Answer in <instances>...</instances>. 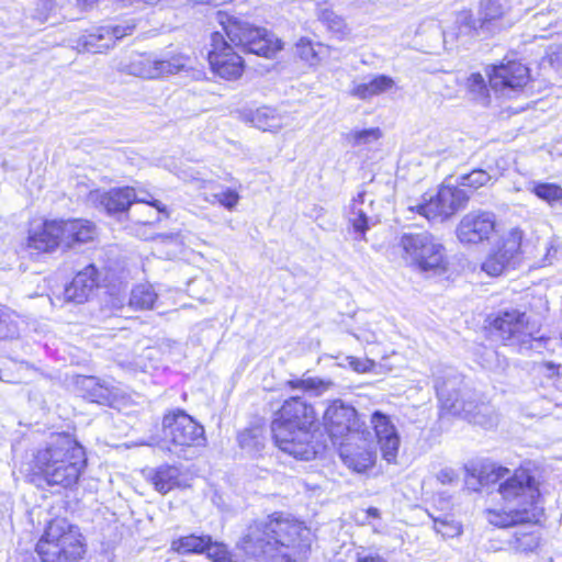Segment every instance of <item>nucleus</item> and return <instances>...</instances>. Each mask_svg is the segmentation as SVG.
<instances>
[{"label":"nucleus","instance_id":"ddd939ff","mask_svg":"<svg viewBox=\"0 0 562 562\" xmlns=\"http://www.w3.org/2000/svg\"><path fill=\"white\" fill-rule=\"evenodd\" d=\"M470 196L458 186L441 184L436 194L424 198V202L409 206L411 211L418 213L428 221L445 220L463 209Z\"/></svg>","mask_w":562,"mask_h":562},{"label":"nucleus","instance_id":"20e7f679","mask_svg":"<svg viewBox=\"0 0 562 562\" xmlns=\"http://www.w3.org/2000/svg\"><path fill=\"white\" fill-rule=\"evenodd\" d=\"M33 467L48 485L71 488L86 470L87 456L72 435L55 432L35 450Z\"/></svg>","mask_w":562,"mask_h":562},{"label":"nucleus","instance_id":"c85d7f7f","mask_svg":"<svg viewBox=\"0 0 562 562\" xmlns=\"http://www.w3.org/2000/svg\"><path fill=\"white\" fill-rule=\"evenodd\" d=\"M526 190L533 193L538 199L550 206L562 204V187L553 182L529 181Z\"/></svg>","mask_w":562,"mask_h":562},{"label":"nucleus","instance_id":"4468645a","mask_svg":"<svg viewBox=\"0 0 562 562\" xmlns=\"http://www.w3.org/2000/svg\"><path fill=\"white\" fill-rule=\"evenodd\" d=\"M487 76L490 88L505 98L520 92L530 79L529 68L517 60L490 66Z\"/></svg>","mask_w":562,"mask_h":562},{"label":"nucleus","instance_id":"2f4dec72","mask_svg":"<svg viewBox=\"0 0 562 562\" xmlns=\"http://www.w3.org/2000/svg\"><path fill=\"white\" fill-rule=\"evenodd\" d=\"M496 180V176L491 175L487 170L477 168L459 176L457 184L475 191L480 188L493 184Z\"/></svg>","mask_w":562,"mask_h":562},{"label":"nucleus","instance_id":"f03ea898","mask_svg":"<svg viewBox=\"0 0 562 562\" xmlns=\"http://www.w3.org/2000/svg\"><path fill=\"white\" fill-rule=\"evenodd\" d=\"M218 21L229 40L218 31L212 34V49L209 61L214 74L226 80L239 78L244 71V60L232 44L241 52L270 58L281 50V41L266 29L256 27L248 22L218 12Z\"/></svg>","mask_w":562,"mask_h":562},{"label":"nucleus","instance_id":"6e6d98bb","mask_svg":"<svg viewBox=\"0 0 562 562\" xmlns=\"http://www.w3.org/2000/svg\"><path fill=\"white\" fill-rule=\"evenodd\" d=\"M78 4L83 9L90 8L97 0H77Z\"/></svg>","mask_w":562,"mask_h":562},{"label":"nucleus","instance_id":"a878e982","mask_svg":"<svg viewBox=\"0 0 562 562\" xmlns=\"http://www.w3.org/2000/svg\"><path fill=\"white\" fill-rule=\"evenodd\" d=\"M147 480L160 494H167L180 485V470L173 465H160L148 471Z\"/></svg>","mask_w":562,"mask_h":562},{"label":"nucleus","instance_id":"c9c22d12","mask_svg":"<svg viewBox=\"0 0 562 562\" xmlns=\"http://www.w3.org/2000/svg\"><path fill=\"white\" fill-rule=\"evenodd\" d=\"M78 383L90 390L89 397L92 402L102 403L109 400L110 392L108 387L99 384L95 378L82 376Z\"/></svg>","mask_w":562,"mask_h":562},{"label":"nucleus","instance_id":"473e14b6","mask_svg":"<svg viewBox=\"0 0 562 562\" xmlns=\"http://www.w3.org/2000/svg\"><path fill=\"white\" fill-rule=\"evenodd\" d=\"M133 203H145L156 209V212L139 222L143 224H153L159 221V213H167L166 206L146 190L134 189Z\"/></svg>","mask_w":562,"mask_h":562},{"label":"nucleus","instance_id":"c756f323","mask_svg":"<svg viewBox=\"0 0 562 562\" xmlns=\"http://www.w3.org/2000/svg\"><path fill=\"white\" fill-rule=\"evenodd\" d=\"M364 193H359L350 204L349 222L352 225L356 233L361 235V239H364L366 232L369 229L370 217L364 209Z\"/></svg>","mask_w":562,"mask_h":562},{"label":"nucleus","instance_id":"4d7b16f0","mask_svg":"<svg viewBox=\"0 0 562 562\" xmlns=\"http://www.w3.org/2000/svg\"><path fill=\"white\" fill-rule=\"evenodd\" d=\"M130 370H131V371H136V370H137V368H136V367L131 366V367H130Z\"/></svg>","mask_w":562,"mask_h":562},{"label":"nucleus","instance_id":"4c0bfd02","mask_svg":"<svg viewBox=\"0 0 562 562\" xmlns=\"http://www.w3.org/2000/svg\"><path fill=\"white\" fill-rule=\"evenodd\" d=\"M18 335L19 328L13 315L0 306V339H12Z\"/></svg>","mask_w":562,"mask_h":562},{"label":"nucleus","instance_id":"dca6fc26","mask_svg":"<svg viewBox=\"0 0 562 562\" xmlns=\"http://www.w3.org/2000/svg\"><path fill=\"white\" fill-rule=\"evenodd\" d=\"M135 23L126 21L117 25H104L81 35L76 41V48L80 53L100 54L112 48L116 41L133 33Z\"/></svg>","mask_w":562,"mask_h":562},{"label":"nucleus","instance_id":"f8f14e48","mask_svg":"<svg viewBox=\"0 0 562 562\" xmlns=\"http://www.w3.org/2000/svg\"><path fill=\"white\" fill-rule=\"evenodd\" d=\"M324 426L333 440H357L367 441L371 431L360 423L357 411L341 401H334L324 413Z\"/></svg>","mask_w":562,"mask_h":562},{"label":"nucleus","instance_id":"3c124183","mask_svg":"<svg viewBox=\"0 0 562 562\" xmlns=\"http://www.w3.org/2000/svg\"><path fill=\"white\" fill-rule=\"evenodd\" d=\"M557 252H558V246L555 245L554 240H551V241L546 246V255H544V257L542 258L541 266H542V267H544V266H550V265H552L553 259H554V258H555V256H557Z\"/></svg>","mask_w":562,"mask_h":562},{"label":"nucleus","instance_id":"8fccbe9b","mask_svg":"<svg viewBox=\"0 0 562 562\" xmlns=\"http://www.w3.org/2000/svg\"><path fill=\"white\" fill-rule=\"evenodd\" d=\"M437 479L442 484H452L458 481V473L451 468H445L438 472Z\"/></svg>","mask_w":562,"mask_h":562},{"label":"nucleus","instance_id":"423d86ee","mask_svg":"<svg viewBox=\"0 0 562 562\" xmlns=\"http://www.w3.org/2000/svg\"><path fill=\"white\" fill-rule=\"evenodd\" d=\"M397 248L405 263L420 272L440 274L447 271L445 246L428 231L403 233L398 237Z\"/></svg>","mask_w":562,"mask_h":562},{"label":"nucleus","instance_id":"7c9ffc66","mask_svg":"<svg viewBox=\"0 0 562 562\" xmlns=\"http://www.w3.org/2000/svg\"><path fill=\"white\" fill-rule=\"evenodd\" d=\"M158 299L153 285L138 284L133 288L130 296V306L134 310H151Z\"/></svg>","mask_w":562,"mask_h":562},{"label":"nucleus","instance_id":"9d476101","mask_svg":"<svg viewBox=\"0 0 562 562\" xmlns=\"http://www.w3.org/2000/svg\"><path fill=\"white\" fill-rule=\"evenodd\" d=\"M164 436L170 446L167 449L183 458L187 449L202 446L205 441L204 428L182 409L166 414L162 419Z\"/></svg>","mask_w":562,"mask_h":562},{"label":"nucleus","instance_id":"393cba45","mask_svg":"<svg viewBox=\"0 0 562 562\" xmlns=\"http://www.w3.org/2000/svg\"><path fill=\"white\" fill-rule=\"evenodd\" d=\"M482 30L479 26V19H474L470 10H462L454 15L453 26L443 31V41L458 40L461 36H472L480 34Z\"/></svg>","mask_w":562,"mask_h":562},{"label":"nucleus","instance_id":"13d9d810","mask_svg":"<svg viewBox=\"0 0 562 562\" xmlns=\"http://www.w3.org/2000/svg\"><path fill=\"white\" fill-rule=\"evenodd\" d=\"M446 531H452V529L449 527H446Z\"/></svg>","mask_w":562,"mask_h":562},{"label":"nucleus","instance_id":"a19ab883","mask_svg":"<svg viewBox=\"0 0 562 562\" xmlns=\"http://www.w3.org/2000/svg\"><path fill=\"white\" fill-rule=\"evenodd\" d=\"M467 87L473 99L486 102L488 89L481 74H472L467 80Z\"/></svg>","mask_w":562,"mask_h":562},{"label":"nucleus","instance_id":"412c9836","mask_svg":"<svg viewBox=\"0 0 562 562\" xmlns=\"http://www.w3.org/2000/svg\"><path fill=\"white\" fill-rule=\"evenodd\" d=\"M98 280L97 268L94 265H88L83 270L79 271L75 276L68 285L65 286V300L76 304L85 303L98 286Z\"/></svg>","mask_w":562,"mask_h":562},{"label":"nucleus","instance_id":"a211bd4d","mask_svg":"<svg viewBox=\"0 0 562 562\" xmlns=\"http://www.w3.org/2000/svg\"><path fill=\"white\" fill-rule=\"evenodd\" d=\"M370 423L383 459L389 463L394 462L398 453L401 438L392 417L381 411H375L371 414Z\"/></svg>","mask_w":562,"mask_h":562},{"label":"nucleus","instance_id":"4be33fe9","mask_svg":"<svg viewBox=\"0 0 562 562\" xmlns=\"http://www.w3.org/2000/svg\"><path fill=\"white\" fill-rule=\"evenodd\" d=\"M394 80L386 75L368 76L361 80H352L349 94L359 100H370L394 87Z\"/></svg>","mask_w":562,"mask_h":562},{"label":"nucleus","instance_id":"864d4df0","mask_svg":"<svg viewBox=\"0 0 562 562\" xmlns=\"http://www.w3.org/2000/svg\"><path fill=\"white\" fill-rule=\"evenodd\" d=\"M548 16V13L540 12L533 15L532 22L535 26H543L544 25H551V21H547L546 18Z\"/></svg>","mask_w":562,"mask_h":562},{"label":"nucleus","instance_id":"6ab92c4d","mask_svg":"<svg viewBox=\"0 0 562 562\" xmlns=\"http://www.w3.org/2000/svg\"><path fill=\"white\" fill-rule=\"evenodd\" d=\"M434 376L437 396L442 405L453 413L465 411L464 406L460 403V387L463 383V378L457 370L451 367L437 368Z\"/></svg>","mask_w":562,"mask_h":562},{"label":"nucleus","instance_id":"37998d69","mask_svg":"<svg viewBox=\"0 0 562 562\" xmlns=\"http://www.w3.org/2000/svg\"><path fill=\"white\" fill-rule=\"evenodd\" d=\"M540 537L536 532L516 533L515 546L520 551L531 552L539 547Z\"/></svg>","mask_w":562,"mask_h":562},{"label":"nucleus","instance_id":"7ed1b4c3","mask_svg":"<svg viewBox=\"0 0 562 562\" xmlns=\"http://www.w3.org/2000/svg\"><path fill=\"white\" fill-rule=\"evenodd\" d=\"M509 472L497 464L486 465L482 471V482L498 483V492L507 505L503 510L486 509V520L498 528L539 522L543 508L539 505L540 493L535 477L526 470H517L510 476Z\"/></svg>","mask_w":562,"mask_h":562},{"label":"nucleus","instance_id":"39448f33","mask_svg":"<svg viewBox=\"0 0 562 562\" xmlns=\"http://www.w3.org/2000/svg\"><path fill=\"white\" fill-rule=\"evenodd\" d=\"M316 414L312 405L299 396L284 401L271 422V432L280 450L301 460H311L316 454L313 443V427Z\"/></svg>","mask_w":562,"mask_h":562},{"label":"nucleus","instance_id":"f704fd0d","mask_svg":"<svg viewBox=\"0 0 562 562\" xmlns=\"http://www.w3.org/2000/svg\"><path fill=\"white\" fill-rule=\"evenodd\" d=\"M288 384L292 389H302L307 392H313L316 395L322 394L324 391H326L331 385V383L329 381H324L319 378H313V376L302 378V379H297V380H291L288 382Z\"/></svg>","mask_w":562,"mask_h":562},{"label":"nucleus","instance_id":"bb28decb","mask_svg":"<svg viewBox=\"0 0 562 562\" xmlns=\"http://www.w3.org/2000/svg\"><path fill=\"white\" fill-rule=\"evenodd\" d=\"M505 9L497 0H481L479 7V26L482 32L494 33L499 30V21Z\"/></svg>","mask_w":562,"mask_h":562},{"label":"nucleus","instance_id":"79ce46f5","mask_svg":"<svg viewBox=\"0 0 562 562\" xmlns=\"http://www.w3.org/2000/svg\"><path fill=\"white\" fill-rule=\"evenodd\" d=\"M239 199L240 196L236 190L224 189L217 193L212 194V200L207 199V201L217 202L225 209L233 210L238 204Z\"/></svg>","mask_w":562,"mask_h":562},{"label":"nucleus","instance_id":"49530a36","mask_svg":"<svg viewBox=\"0 0 562 562\" xmlns=\"http://www.w3.org/2000/svg\"><path fill=\"white\" fill-rule=\"evenodd\" d=\"M347 361L349 367L358 372V373H366L371 371L374 368V361L368 358H356V357H347Z\"/></svg>","mask_w":562,"mask_h":562},{"label":"nucleus","instance_id":"9b49d317","mask_svg":"<svg viewBox=\"0 0 562 562\" xmlns=\"http://www.w3.org/2000/svg\"><path fill=\"white\" fill-rule=\"evenodd\" d=\"M495 335L507 345L520 351L531 350L541 345L543 337H536V326L529 323L525 313L518 310L502 311L492 322Z\"/></svg>","mask_w":562,"mask_h":562},{"label":"nucleus","instance_id":"ea45409f","mask_svg":"<svg viewBox=\"0 0 562 562\" xmlns=\"http://www.w3.org/2000/svg\"><path fill=\"white\" fill-rule=\"evenodd\" d=\"M317 15L333 32L342 33L345 31L346 24L344 19L337 15L330 8L321 5L317 10Z\"/></svg>","mask_w":562,"mask_h":562},{"label":"nucleus","instance_id":"6e6552de","mask_svg":"<svg viewBox=\"0 0 562 562\" xmlns=\"http://www.w3.org/2000/svg\"><path fill=\"white\" fill-rule=\"evenodd\" d=\"M43 562H77L85 553L79 529L66 519H54L36 544Z\"/></svg>","mask_w":562,"mask_h":562},{"label":"nucleus","instance_id":"cd10ccee","mask_svg":"<svg viewBox=\"0 0 562 562\" xmlns=\"http://www.w3.org/2000/svg\"><path fill=\"white\" fill-rule=\"evenodd\" d=\"M207 546H210L209 535L191 533L173 539L170 548L179 554H200L204 553Z\"/></svg>","mask_w":562,"mask_h":562},{"label":"nucleus","instance_id":"72a5a7b5","mask_svg":"<svg viewBox=\"0 0 562 562\" xmlns=\"http://www.w3.org/2000/svg\"><path fill=\"white\" fill-rule=\"evenodd\" d=\"M324 46L319 43L313 44L307 38H301L296 43V54L301 59L307 61L311 65H315L321 60Z\"/></svg>","mask_w":562,"mask_h":562},{"label":"nucleus","instance_id":"603ef678","mask_svg":"<svg viewBox=\"0 0 562 562\" xmlns=\"http://www.w3.org/2000/svg\"><path fill=\"white\" fill-rule=\"evenodd\" d=\"M357 561L358 562H386L379 554L368 553L364 550L357 553Z\"/></svg>","mask_w":562,"mask_h":562},{"label":"nucleus","instance_id":"5fc2aeb1","mask_svg":"<svg viewBox=\"0 0 562 562\" xmlns=\"http://www.w3.org/2000/svg\"><path fill=\"white\" fill-rule=\"evenodd\" d=\"M366 518H379L380 510L375 507H370L364 512Z\"/></svg>","mask_w":562,"mask_h":562},{"label":"nucleus","instance_id":"b1692460","mask_svg":"<svg viewBox=\"0 0 562 562\" xmlns=\"http://www.w3.org/2000/svg\"><path fill=\"white\" fill-rule=\"evenodd\" d=\"M243 117L246 122L262 131L277 132L284 125V117L269 106L245 111Z\"/></svg>","mask_w":562,"mask_h":562},{"label":"nucleus","instance_id":"f3484780","mask_svg":"<svg viewBox=\"0 0 562 562\" xmlns=\"http://www.w3.org/2000/svg\"><path fill=\"white\" fill-rule=\"evenodd\" d=\"M495 228V215L486 211L465 214L457 226V237L462 244H479L490 238Z\"/></svg>","mask_w":562,"mask_h":562},{"label":"nucleus","instance_id":"5701e85b","mask_svg":"<svg viewBox=\"0 0 562 562\" xmlns=\"http://www.w3.org/2000/svg\"><path fill=\"white\" fill-rule=\"evenodd\" d=\"M134 188H113L99 194V203L110 215L126 212L133 204Z\"/></svg>","mask_w":562,"mask_h":562},{"label":"nucleus","instance_id":"aec40b11","mask_svg":"<svg viewBox=\"0 0 562 562\" xmlns=\"http://www.w3.org/2000/svg\"><path fill=\"white\" fill-rule=\"evenodd\" d=\"M372 436L364 441L363 439L341 441L339 456L342 462L356 472H364L374 463L375 454L369 448Z\"/></svg>","mask_w":562,"mask_h":562},{"label":"nucleus","instance_id":"09e8293b","mask_svg":"<svg viewBox=\"0 0 562 562\" xmlns=\"http://www.w3.org/2000/svg\"><path fill=\"white\" fill-rule=\"evenodd\" d=\"M353 336L359 340L366 344H375L378 342V335L373 328L361 327L358 329V333L353 334Z\"/></svg>","mask_w":562,"mask_h":562},{"label":"nucleus","instance_id":"f257e3e1","mask_svg":"<svg viewBox=\"0 0 562 562\" xmlns=\"http://www.w3.org/2000/svg\"><path fill=\"white\" fill-rule=\"evenodd\" d=\"M313 533L290 515L274 513L250 524L238 546L262 562H303Z\"/></svg>","mask_w":562,"mask_h":562},{"label":"nucleus","instance_id":"a18cd8bd","mask_svg":"<svg viewBox=\"0 0 562 562\" xmlns=\"http://www.w3.org/2000/svg\"><path fill=\"white\" fill-rule=\"evenodd\" d=\"M434 529L443 537H453L460 533V527L458 525L441 518L434 519Z\"/></svg>","mask_w":562,"mask_h":562},{"label":"nucleus","instance_id":"e433bc0d","mask_svg":"<svg viewBox=\"0 0 562 562\" xmlns=\"http://www.w3.org/2000/svg\"><path fill=\"white\" fill-rule=\"evenodd\" d=\"M381 137V131L378 127L362 131H351L346 135L348 143L352 146L368 145Z\"/></svg>","mask_w":562,"mask_h":562},{"label":"nucleus","instance_id":"de8ad7c7","mask_svg":"<svg viewBox=\"0 0 562 562\" xmlns=\"http://www.w3.org/2000/svg\"><path fill=\"white\" fill-rule=\"evenodd\" d=\"M55 0H36V14L35 18L41 22L47 20L49 13L55 9Z\"/></svg>","mask_w":562,"mask_h":562},{"label":"nucleus","instance_id":"0eeeda50","mask_svg":"<svg viewBox=\"0 0 562 562\" xmlns=\"http://www.w3.org/2000/svg\"><path fill=\"white\" fill-rule=\"evenodd\" d=\"M95 226L87 220H52L45 221L41 227L32 231L27 238V247L38 252H50L57 247L70 248L93 238Z\"/></svg>","mask_w":562,"mask_h":562},{"label":"nucleus","instance_id":"1a4fd4ad","mask_svg":"<svg viewBox=\"0 0 562 562\" xmlns=\"http://www.w3.org/2000/svg\"><path fill=\"white\" fill-rule=\"evenodd\" d=\"M189 58L180 55L170 59H156L147 54L131 53L112 60V68L125 75L156 79L177 74L188 67Z\"/></svg>","mask_w":562,"mask_h":562},{"label":"nucleus","instance_id":"58836bf2","mask_svg":"<svg viewBox=\"0 0 562 562\" xmlns=\"http://www.w3.org/2000/svg\"><path fill=\"white\" fill-rule=\"evenodd\" d=\"M204 553H206L207 558L213 562H238L233 558L232 553L223 542L213 541L211 536L210 546L205 548Z\"/></svg>","mask_w":562,"mask_h":562},{"label":"nucleus","instance_id":"c03bdc74","mask_svg":"<svg viewBox=\"0 0 562 562\" xmlns=\"http://www.w3.org/2000/svg\"><path fill=\"white\" fill-rule=\"evenodd\" d=\"M238 441L243 449L259 450L261 443L257 438L256 430L247 429L238 435Z\"/></svg>","mask_w":562,"mask_h":562},{"label":"nucleus","instance_id":"2eb2a0df","mask_svg":"<svg viewBox=\"0 0 562 562\" xmlns=\"http://www.w3.org/2000/svg\"><path fill=\"white\" fill-rule=\"evenodd\" d=\"M522 231L513 228L503 237L501 244L482 263V270L488 276L497 277L506 270L515 268L522 240Z\"/></svg>","mask_w":562,"mask_h":562}]
</instances>
